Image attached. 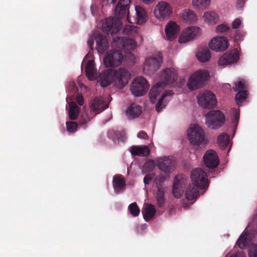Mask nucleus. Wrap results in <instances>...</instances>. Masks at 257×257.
Wrapping results in <instances>:
<instances>
[{"mask_svg": "<svg viewBox=\"0 0 257 257\" xmlns=\"http://www.w3.org/2000/svg\"><path fill=\"white\" fill-rule=\"evenodd\" d=\"M208 47L214 52H223L228 48L229 41L225 37L216 36L209 41Z\"/></svg>", "mask_w": 257, "mask_h": 257, "instance_id": "nucleus-17", "label": "nucleus"}, {"mask_svg": "<svg viewBox=\"0 0 257 257\" xmlns=\"http://www.w3.org/2000/svg\"><path fill=\"white\" fill-rule=\"evenodd\" d=\"M181 19L185 23H191L196 22L198 17L192 10L187 9L183 10L180 14Z\"/></svg>", "mask_w": 257, "mask_h": 257, "instance_id": "nucleus-26", "label": "nucleus"}, {"mask_svg": "<svg viewBox=\"0 0 257 257\" xmlns=\"http://www.w3.org/2000/svg\"><path fill=\"white\" fill-rule=\"evenodd\" d=\"M156 164L154 161L149 160L147 161L144 165L143 171L145 173L147 171H152L155 167Z\"/></svg>", "mask_w": 257, "mask_h": 257, "instance_id": "nucleus-44", "label": "nucleus"}, {"mask_svg": "<svg viewBox=\"0 0 257 257\" xmlns=\"http://www.w3.org/2000/svg\"><path fill=\"white\" fill-rule=\"evenodd\" d=\"M227 56L223 54L220 56L217 60V64L219 66L225 67L227 65H230L227 58Z\"/></svg>", "mask_w": 257, "mask_h": 257, "instance_id": "nucleus-43", "label": "nucleus"}, {"mask_svg": "<svg viewBox=\"0 0 257 257\" xmlns=\"http://www.w3.org/2000/svg\"><path fill=\"white\" fill-rule=\"evenodd\" d=\"M199 188L190 184L187 187L185 192V197L189 201L195 200L199 195Z\"/></svg>", "mask_w": 257, "mask_h": 257, "instance_id": "nucleus-32", "label": "nucleus"}, {"mask_svg": "<svg viewBox=\"0 0 257 257\" xmlns=\"http://www.w3.org/2000/svg\"><path fill=\"white\" fill-rule=\"evenodd\" d=\"M111 45L112 50L106 53L103 60L106 67L120 65L123 58L120 51L129 52L137 48V43L132 39L124 40L123 38L116 37L113 39Z\"/></svg>", "mask_w": 257, "mask_h": 257, "instance_id": "nucleus-2", "label": "nucleus"}, {"mask_svg": "<svg viewBox=\"0 0 257 257\" xmlns=\"http://www.w3.org/2000/svg\"><path fill=\"white\" fill-rule=\"evenodd\" d=\"M204 162L208 168H214L219 164V159L216 152L213 150H209L204 155Z\"/></svg>", "mask_w": 257, "mask_h": 257, "instance_id": "nucleus-22", "label": "nucleus"}, {"mask_svg": "<svg viewBox=\"0 0 257 257\" xmlns=\"http://www.w3.org/2000/svg\"><path fill=\"white\" fill-rule=\"evenodd\" d=\"M178 76V72L175 68H166L160 72L159 81L151 88L149 93V100L153 103H157L156 109L158 112L166 107L173 95L172 90L165 89V86L174 84Z\"/></svg>", "mask_w": 257, "mask_h": 257, "instance_id": "nucleus-1", "label": "nucleus"}, {"mask_svg": "<svg viewBox=\"0 0 257 257\" xmlns=\"http://www.w3.org/2000/svg\"><path fill=\"white\" fill-rule=\"evenodd\" d=\"M211 5V0H192V6L196 10L207 9Z\"/></svg>", "mask_w": 257, "mask_h": 257, "instance_id": "nucleus-35", "label": "nucleus"}, {"mask_svg": "<svg viewBox=\"0 0 257 257\" xmlns=\"http://www.w3.org/2000/svg\"><path fill=\"white\" fill-rule=\"evenodd\" d=\"M113 187L114 191L119 193L123 191L125 187V182L120 175H115L113 178Z\"/></svg>", "mask_w": 257, "mask_h": 257, "instance_id": "nucleus-31", "label": "nucleus"}, {"mask_svg": "<svg viewBox=\"0 0 257 257\" xmlns=\"http://www.w3.org/2000/svg\"><path fill=\"white\" fill-rule=\"evenodd\" d=\"M173 14V8L171 4L165 1L159 2L155 6L153 14L159 21H166L171 18Z\"/></svg>", "mask_w": 257, "mask_h": 257, "instance_id": "nucleus-8", "label": "nucleus"}, {"mask_svg": "<svg viewBox=\"0 0 257 257\" xmlns=\"http://www.w3.org/2000/svg\"><path fill=\"white\" fill-rule=\"evenodd\" d=\"M130 0H120L117 4L114 11L117 18H108L104 20L102 23V29L106 34H113L117 33L122 26L119 18L129 15V6Z\"/></svg>", "mask_w": 257, "mask_h": 257, "instance_id": "nucleus-3", "label": "nucleus"}, {"mask_svg": "<svg viewBox=\"0 0 257 257\" xmlns=\"http://www.w3.org/2000/svg\"><path fill=\"white\" fill-rule=\"evenodd\" d=\"M164 190L161 187L157 186V191L155 193L156 199L157 203L158 205L162 206L164 203Z\"/></svg>", "mask_w": 257, "mask_h": 257, "instance_id": "nucleus-39", "label": "nucleus"}, {"mask_svg": "<svg viewBox=\"0 0 257 257\" xmlns=\"http://www.w3.org/2000/svg\"><path fill=\"white\" fill-rule=\"evenodd\" d=\"M252 235L246 229L240 235L236 241V244L240 248H244L249 244L251 240Z\"/></svg>", "mask_w": 257, "mask_h": 257, "instance_id": "nucleus-27", "label": "nucleus"}, {"mask_svg": "<svg viewBox=\"0 0 257 257\" xmlns=\"http://www.w3.org/2000/svg\"><path fill=\"white\" fill-rule=\"evenodd\" d=\"M145 4H150L153 3L156 0H141Z\"/></svg>", "mask_w": 257, "mask_h": 257, "instance_id": "nucleus-56", "label": "nucleus"}, {"mask_svg": "<svg viewBox=\"0 0 257 257\" xmlns=\"http://www.w3.org/2000/svg\"><path fill=\"white\" fill-rule=\"evenodd\" d=\"M123 32L125 34L135 37L138 35V29L135 26L127 25L124 28Z\"/></svg>", "mask_w": 257, "mask_h": 257, "instance_id": "nucleus-40", "label": "nucleus"}, {"mask_svg": "<svg viewBox=\"0 0 257 257\" xmlns=\"http://www.w3.org/2000/svg\"><path fill=\"white\" fill-rule=\"evenodd\" d=\"M162 61V57L160 54L147 58L143 66L144 73L147 75L154 73L160 68Z\"/></svg>", "mask_w": 257, "mask_h": 257, "instance_id": "nucleus-12", "label": "nucleus"}, {"mask_svg": "<svg viewBox=\"0 0 257 257\" xmlns=\"http://www.w3.org/2000/svg\"><path fill=\"white\" fill-rule=\"evenodd\" d=\"M189 142L196 148H201L207 144V140L203 128L198 124H191L187 130Z\"/></svg>", "mask_w": 257, "mask_h": 257, "instance_id": "nucleus-5", "label": "nucleus"}, {"mask_svg": "<svg viewBox=\"0 0 257 257\" xmlns=\"http://www.w3.org/2000/svg\"><path fill=\"white\" fill-rule=\"evenodd\" d=\"M229 30L228 26L225 24L218 25L215 28V32L216 34H223L227 32Z\"/></svg>", "mask_w": 257, "mask_h": 257, "instance_id": "nucleus-42", "label": "nucleus"}, {"mask_svg": "<svg viewBox=\"0 0 257 257\" xmlns=\"http://www.w3.org/2000/svg\"><path fill=\"white\" fill-rule=\"evenodd\" d=\"M82 63L83 64H86L85 73L88 79L91 81L96 80L98 75L92 52L90 51L87 53Z\"/></svg>", "mask_w": 257, "mask_h": 257, "instance_id": "nucleus-16", "label": "nucleus"}, {"mask_svg": "<svg viewBox=\"0 0 257 257\" xmlns=\"http://www.w3.org/2000/svg\"><path fill=\"white\" fill-rule=\"evenodd\" d=\"M142 113V108L136 103L132 104L126 109L125 113L129 118L138 117Z\"/></svg>", "mask_w": 257, "mask_h": 257, "instance_id": "nucleus-30", "label": "nucleus"}, {"mask_svg": "<svg viewBox=\"0 0 257 257\" xmlns=\"http://www.w3.org/2000/svg\"><path fill=\"white\" fill-rule=\"evenodd\" d=\"M112 72L114 75V86L119 89L124 87L131 79L130 72L125 68L112 69Z\"/></svg>", "mask_w": 257, "mask_h": 257, "instance_id": "nucleus-15", "label": "nucleus"}, {"mask_svg": "<svg viewBox=\"0 0 257 257\" xmlns=\"http://www.w3.org/2000/svg\"><path fill=\"white\" fill-rule=\"evenodd\" d=\"M94 115H91L90 116H88L87 113H83L81 117V122L83 123H86L90 121Z\"/></svg>", "mask_w": 257, "mask_h": 257, "instance_id": "nucleus-49", "label": "nucleus"}, {"mask_svg": "<svg viewBox=\"0 0 257 257\" xmlns=\"http://www.w3.org/2000/svg\"><path fill=\"white\" fill-rule=\"evenodd\" d=\"M150 87L148 80L142 76H139L133 80L130 86L132 94L136 97L145 95Z\"/></svg>", "mask_w": 257, "mask_h": 257, "instance_id": "nucleus-10", "label": "nucleus"}, {"mask_svg": "<svg viewBox=\"0 0 257 257\" xmlns=\"http://www.w3.org/2000/svg\"><path fill=\"white\" fill-rule=\"evenodd\" d=\"M112 69H107L101 74L99 77L97 76V82L102 87L107 86L111 84L114 86V79Z\"/></svg>", "mask_w": 257, "mask_h": 257, "instance_id": "nucleus-23", "label": "nucleus"}, {"mask_svg": "<svg viewBox=\"0 0 257 257\" xmlns=\"http://www.w3.org/2000/svg\"><path fill=\"white\" fill-rule=\"evenodd\" d=\"M196 57L199 62L202 63L206 62L211 58V52L207 48H200L196 52Z\"/></svg>", "mask_w": 257, "mask_h": 257, "instance_id": "nucleus-28", "label": "nucleus"}, {"mask_svg": "<svg viewBox=\"0 0 257 257\" xmlns=\"http://www.w3.org/2000/svg\"><path fill=\"white\" fill-rule=\"evenodd\" d=\"M137 137L139 139H147L148 135L144 131H140L137 134Z\"/></svg>", "mask_w": 257, "mask_h": 257, "instance_id": "nucleus-51", "label": "nucleus"}, {"mask_svg": "<svg viewBox=\"0 0 257 257\" xmlns=\"http://www.w3.org/2000/svg\"><path fill=\"white\" fill-rule=\"evenodd\" d=\"M217 142L221 149H225L229 145V136L226 133H222L218 136Z\"/></svg>", "mask_w": 257, "mask_h": 257, "instance_id": "nucleus-37", "label": "nucleus"}, {"mask_svg": "<svg viewBox=\"0 0 257 257\" xmlns=\"http://www.w3.org/2000/svg\"><path fill=\"white\" fill-rule=\"evenodd\" d=\"M227 85L229 86V87L230 86L229 84H227Z\"/></svg>", "mask_w": 257, "mask_h": 257, "instance_id": "nucleus-57", "label": "nucleus"}, {"mask_svg": "<svg viewBox=\"0 0 257 257\" xmlns=\"http://www.w3.org/2000/svg\"><path fill=\"white\" fill-rule=\"evenodd\" d=\"M77 123L69 121L66 122L67 131L69 133H74L77 129Z\"/></svg>", "mask_w": 257, "mask_h": 257, "instance_id": "nucleus-46", "label": "nucleus"}, {"mask_svg": "<svg viewBox=\"0 0 257 257\" xmlns=\"http://www.w3.org/2000/svg\"><path fill=\"white\" fill-rule=\"evenodd\" d=\"M231 114L232 116V122L235 125H236L239 119V110L234 108H232L231 110Z\"/></svg>", "mask_w": 257, "mask_h": 257, "instance_id": "nucleus-45", "label": "nucleus"}, {"mask_svg": "<svg viewBox=\"0 0 257 257\" xmlns=\"http://www.w3.org/2000/svg\"><path fill=\"white\" fill-rule=\"evenodd\" d=\"M81 81L82 79L79 77L77 80V84L79 85L80 90L82 91L83 90H85L86 89V87L81 83Z\"/></svg>", "mask_w": 257, "mask_h": 257, "instance_id": "nucleus-52", "label": "nucleus"}, {"mask_svg": "<svg viewBox=\"0 0 257 257\" xmlns=\"http://www.w3.org/2000/svg\"><path fill=\"white\" fill-rule=\"evenodd\" d=\"M245 87L243 80H238L234 83L233 89L235 91H239L235 96V100L238 105L243 102L246 97L247 93L243 89Z\"/></svg>", "mask_w": 257, "mask_h": 257, "instance_id": "nucleus-21", "label": "nucleus"}, {"mask_svg": "<svg viewBox=\"0 0 257 257\" xmlns=\"http://www.w3.org/2000/svg\"><path fill=\"white\" fill-rule=\"evenodd\" d=\"M186 183L187 179L184 175H178L176 176L172 189V194L174 197L180 198L182 196Z\"/></svg>", "mask_w": 257, "mask_h": 257, "instance_id": "nucleus-19", "label": "nucleus"}, {"mask_svg": "<svg viewBox=\"0 0 257 257\" xmlns=\"http://www.w3.org/2000/svg\"><path fill=\"white\" fill-rule=\"evenodd\" d=\"M197 102L198 105L205 109L215 108L217 105V99L215 94L209 90L200 92L197 95Z\"/></svg>", "mask_w": 257, "mask_h": 257, "instance_id": "nucleus-9", "label": "nucleus"}, {"mask_svg": "<svg viewBox=\"0 0 257 257\" xmlns=\"http://www.w3.org/2000/svg\"><path fill=\"white\" fill-rule=\"evenodd\" d=\"M230 257H246L245 254L242 252H239L238 253L232 254Z\"/></svg>", "mask_w": 257, "mask_h": 257, "instance_id": "nucleus-55", "label": "nucleus"}, {"mask_svg": "<svg viewBox=\"0 0 257 257\" xmlns=\"http://www.w3.org/2000/svg\"><path fill=\"white\" fill-rule=\"evenodd\" d=\"M245 3V0H237L236 2V8L238 9L242 8Z\"/></svg>", "mask_w": 257, "mask_h": 257, "instance_id": "nucleus-54", "label": "nucleus"}, {"mask_svg": "<svg viewBox=\"0 0 257 257\" xmlns=\"http://www.w3.org/2000/svg\"><path fill=\"white\" fill-rule=\"evenodd\" d=\"M241 21L239 18L235 19L232 23V27L233 29H237L240 26Z\"/></svg>", "mask_w": 257, "mask_h": 257, "instance_id": "nucleus-50", "label": "nucleus"}, {"mask_svg": "<svg viewBox=\"0 0 257 257\" xmlns=\"http://www.w3.org/2000/svg\"><path fill=\"white\" fill-rule=\"evenodd\" d=\"M210 78V72L207 70H197L189 74L186 86L190 91L197 90L203 88L209 81Z\"/></svg>", "mask_w": 257, "mask_h": 257, "instance_id": "nucleus-4", "label": "nucleus"}, {"mask_svg": "<svg viewBox=\"0 0 257 257\" xmlns=\"http://www.w3.org/2000/svg\"><path fill=\"white\" fill-rule=\"evenodd\" d=\"M128 208L131 214L135 217L138 216L140 213V208L135 202L131 204Z\"/></svg>", "mask_w": 257, "mask_h": 257, "instance_id": "nucleus-41", "label": "nucleus"}, {"mask_svg": "<svg viewBox=\"0 0 257 257\" xmlns=\"http://www.w3.org/2000/svg\"><path fill=\"white\" fill-rule=\"evenodd\" d=\"M202 35V29L197 26H188L183 29L180 33L178 43L185 44L200 37Z\"/></svg>", "mask_w": 257, "mask_h": 257, "instance_id": "nucleus-6", "label": "nucleus"}, {"mask_svg": "<svg viewBox=\"0 0 257 257\" xmlns=\"http://www.w3.org/2000/svg\"><path fill=\"white\" fill-rule=\"evenodd\" d=\"M78 89L77 88L75 83L74 81L69 82L67 86V91L68 92H72L73 93L76 92Z\"/></svg>", "mask_w": 257, "mask_h": 257, "instance_id": "nucleus-47", "label": "nucleus"}, {"mask_svg": "<svg viewBox=\"0 0 257 257\" xmlns=\"http://www.w3.org/2000/svg\"><path fill=\"white\" fill-rule=\"evenodd\" d=\"M225 121L224 114L218 110H211L205 115V124L210 129L219 128L224 124Z\"/></svg>", "mask_w": 257, "mask_h": 257, "instance_id": "nucleus-7", "label": "nucleus"}, {"mask_svg": "<svg viewBox=\"0 0 257 257\" xmlns=\"http://www.w3.org/2000/svg\"><path fill=\"white\" fill-rule=\"evenodd\" d=\"M132 155L140 156H147L150 153V150L146 146H133L130 149Z\"/></svg>", "mask_w": 257, "mask_h": 257, "instance_id": "nucleus-29", "label": "nucleus"}, {"mask_svg": "<svg viewBox=\"0 0 257 257\" xmlns=\"http://www.w3.org/2000/svg\"><path fill=\"white\" fill-rule=\"evenodd\" d=\"M90 107L95 112L99 113L108 107V103L102 97H96L92 101Z\"/></svg>", "mask_w": 257, "mask_h": 257, "instance_id": "nucleus-25", "label": "nucleus"}, {"mask_svg": "<svg viewBox=\"0 0 257 257\" xmlns=\"http://www.w3.org/2000/svg\"><path fill=\"white\" fill-rule=\"evenodd\" d=\"M142 213L146 221L152 219L156 213L154 206L151 204L145 205L142 210Z\"/></svg>", "mask_w": 257, "mask_h": 257, "instance_id": "nucleus-33", "label": "nucleus"}, {"mask_svg": "<svg viewBox=\"0 0 257 257\" xmlns=\"http://www.w3.org/2000/svg\"><path fill=\"white\" fill-rule=\"evenodd\" d=\"M165 180V177L163 176H159L157 178L155 177L153 173L151 172L147 174L144 178V182L145 184H149L155 182L156 184L163 182Z\"/></svg>", "mask_w": 257, "mask_h": 257, "instance_id": "nucleus-36", "label": "nucleus"}, {"mask_svg": "<svg viewBox=\"0 0 257 257\" xmlns=\"http://www.w3.org/2000/svg\"><path fill=\"white\" fill-rule=\"evenodd\" d=\"M245 33L243 32L239 31H236L234 36V39L236 41H240L242 39V38L244 36Z\"/></svg>", "mask_w": 257, "mask_h": 257, "instance_id": "nucleus-48", "label": "nucleus"}, {"mask_svg": "<svg viewBox=\"0 0 257 257\" xmlns=\"http://www.w3.org/2000/svg\"><path fill=\"white\" fill-rule=\"evenodd\" d=\"M224 54L227 56V58L230 64L237 62L239 59L238 52L236 49H233Z\"/></svg>", "mask_w": 257, "mask_h": 257, "instance_id": "nucleus-38", "label": "nucleus"}, {"mask_svg": "<svg viewBox=\"0 0 257 257\" xmlns=\"http://www.w3.org/2000/svg\"><path fill=\"white\" fill-rule=\"evenodd\" d=\"M192 185L201 189H206L208 186V182L206 173L200 168L195 169L191 174Z\"/></svg>", "mask_w": 257, "mask_h": 257, "instance_id": "nucleus-14", "label": "nucleus"}, {"mask_svg": "<svg viewBox=\"0 0 257 257\" xmlns=\"http://www.w3.org/2000/svg\"><path fill=\"white\" fill-rule=\"evenodd\" d=\"M175 158L172 156H162L156 159L158 168L166 174L172 173L174 170Z\"/></svg>", "mask_w": 257, "mask_h": 257, "instance_id": "nucleus-18", "label": "nucleus"}, {"mask_svg": "<svg viewBox=\"0 0 257 257\" xmlns=\"http://www.w3.org/2000/svg\"><path fill=\"white\" fill-rule=\"evenodd\" d=\"M202 19L205 24L212 26L217 24L219 22V16L214 11H207L203 13Z\"/></svg>", "mask_w": 257, "mask_h": 257, "instance_id": "nucleus-24", "label": "nucleus"}, {"mask_svg": "<svg viewBox=\"0 0 257 257\" xmlns=\"http://www.w3.org/2000/svg\"><path fill=\"white\" fill-rule=\"evenodd\" d=\"M149 15L147 10L142 6L136 5L133 16H127V21L132 24L144 25L147 22Z\"/></svg>", "mask_w": 257, "mask_h": 257, "instance_id": "nucleus-13", "label": "nucleus"}, {"mask_svg": "<svg viewBox=\"0 0 257 257\" xmlns=\"http://www.w3.org/2000/svg\"><path fill=\"white\" fill-rule=\"evenodd\" d=\"M76 100L77 103L81 105L83 104V98L81 94H77L76 96Z\"/></svg>", "mask_w": 257, "mask_h": 257, "instance_id": "nucleus-53", "label": "nucleus"}, {"mask_svg": "<svg viewBox=\"0 0 257 257\" xmlns=\"http://www.w3.org/2000/svg\"><path fill=\"white\" fill-rule=\"evenodd\" d=\"M180 31V27L175 22H168L165 27V33L166 39L170 42L178 39Z\"/></svg>", "mask_w": 257, "mask_h": 257, "instance_id": "nucleus-20", "label": "nucleus"}, {"mask_svg": "<svg viewBox=\"0 0 257 257\" xmlns=\"http://www.w3.org/2000/svg\"><path fill=\"white\" fill-rule=\"evenodd\" d=\"M72 98L69 96L67 98V101H69V116L71 119H75L77 118L79 113V109L77 105L71 101Z\"/></svg>", "mask_w": 257, "mask_h": 257, "instance_id": "nucleus-34", "label": "nucleus"}, {"mask_svg": "<svg viewBox=\"0 0 257 257\" xmlns=\"http://www.w3.org/2000/svg\"><path fill=\"white\" fill-rule=\"evenodd\" d=\"M95 43V48L99 54H103L108 48V42L105 36L99 33H94L87 41L89 47L92 49Z\"/></svg>", "mask_w": 257, "mask_h": 257, "instance_id": "nucleus-11", "label": "nucleus"}]
</instances>
